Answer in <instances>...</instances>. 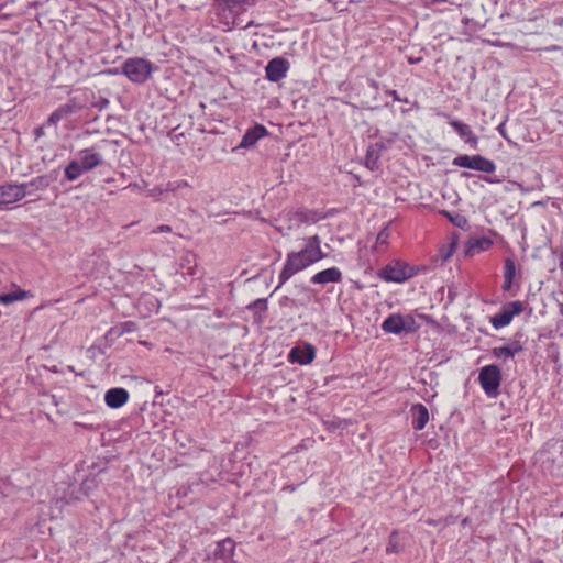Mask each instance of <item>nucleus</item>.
Masks as SVG:
<instances>
[{"instance_id":"obj_1","label":"nucleus","mask_w":563,"mask_h":563,"mask_svg":"<svg viewBox=\"0 0 563 563\" xmlns=\"http://www.w3.org/2000/svg\"><path fill=\"white\" fill-rule=\"evenodd\" d=\"M320 244V238L313 235L307 239L305 249L290 253L279 275V282H287L296 273L319 261L322 257Z\"/></svg>"},{"instance_id":"obj_2","label":"nucleus","mask_w":563,"mask_h":563,"mask_svg":"<svg viewBox=\"0 0 563 563\" xmlns=\"http://www.w3.org/2000/svg\"><path fill=\"white\" fill-rule=\"evenodd\" d=\"M103 163L102 155L95 147L80 151L78 157L69 162L65 168V177L74 181L84 173L91 170Z\"/></svg>"},{"instance_id":"obj_3","label":"nucleus","mask_w":563,"mask_h":563,"mask_svg":"<svg viewBox=\"0 0 563 563\" xmlns=\"http://www.w3.org/2000/svg\"><path fill=\"white\" fill-rule=\"evenodd\" d=\"M426 269V266L410 265L402 260L394 258L378 271L377 276L384 282H407Z\"/></svg>"},{"instance_id":"obj_4","label":"nucleus","mask_w":563,"mask_h":563,"mask_svg":"<svg viewBox=\"0 0 563 563\" xmlns=\"http://www.w3.org/2000/svg\"><path fill=\"white\" fill-rule=\"evenodd\" d=\"M153 71V64L141 57L128 58L122 65V74L134 84L146 82Z\"/></svg>"},{"instance_id":"obj_5","label":"nucleus","mask_w":563,"mask_h":563,"mask_svg":"<svg viewBox=\"0 0 563 563\" xmlns=\"http://www.w3.org/2000/svg\"><path fill=\"white\" fill-rule=\"evenodd\" d=\"M43 185V178L38 177L30 183L18 184H5L0 186V206L10 205L22 200L27 194L31 187L40 189Z\"/></svg>"},{"instance_id":"obj_6","label":"nucleus","mask_w":563,"mask_h":563,"mask_svg":"<svg viewBox=\"0 0 563 563\" xmlns=\"http://www.w3.org/2000/svg\"><path fill=\"white\" fill-rule=\"evenodd\" d=\"M501 380V371L497 365H485L479 369L478 383L488 398H497Z\"/></svg>"},{"instance_id":"obj_7","label":"nucleus","mask_w":563,"mask_h":563,"mask_svg":"<svg viewBox=\"0 0 563 563\" xmlns=\"http://www.w3.org/2000/svg\"><path fill=\"white\" fill-rule=\"evenodd\" d=\"M453 165L462 168L478 170L485 174H493L496 170V164L479 154L459 155L453 159Z\"/></svg>"},{"instance_id":"obj_8","label":"nucleus","mask_w":563,"mask_h":563,"mask_svg":"<svg viewBox=\"0 0 563 563\" xmlns=\"http://www.w3.org/2000/svg\"><path fill=\"white\" fill-rule=\"evenodd\" d=\"M494 241L485 235H471L464 244L463 253L466 257H474L483 252L489 251Z\"/></svg>"},{"instance_id":"obj_9","label":"nucleus","mask_w":563,"mask_h":563,"mask_svg":"<svg viewBox=\"0 0 563 563\" xmlns=\"http://www.w3.org/2000/svg\"><path fill=\"white\" fill-rule=\"evenodd\" d=\"M289 70V63L283 57H276L268 62L265 67L266 78L272 82H277L286 77Z\"/></svg>"},{"instance_id":"obj_10","label":"nucleus","mask_w":563,"mask_h":563,"mask_svg":"<svg viewBox=\"0 0 563 563\" xmlns=\"http://www.w3.org/2000/svg\"><path fill=\"white\" fill-rule=\"evenodd\" d=\"M316 357V349L311 344H306L302 347L296 346L290 350L288 360L291 363H298L300 365L310 364Z\"/></svg>"},{"instance_id":"obj_11","label":"nucleus","mask_w":563,"mask_h":563,"mask_svg":"<svg viewBox=\"0 0 563 563\" xmlns=\"http://www.w3.org/2000/svg\"><path fill=\"white\" fill-rule=\"evenodd\" d=\"M129 396V391L125 388H110L104 395V402L109 408L118 409L128 402Z\"/></svg>"},{"instance_id":"obj_12","label":"nucleus","mask_w":563,"mask_h":563,"mask_svg":"<svg viewBox=\"0 0 563 563\" xmlns=\"http://www.w3.org/2000/svg\"><path fill=\"white\" fill-rule=\"evenodd\" d=\"M268 134L267 129L264 125L256 124L253 128L249 129L243 135L239 147L240 148H249L255 145L261 139Z\"/></svg>"},{"instance_id":"obj_13","label":"nucleus","mask_w":563,"mask_h":563,"mask_svg":"<svg viewBox=\"0 0 563 563\" xmlns=\"http://www.w3.org/2000/svg\"><path fill=\"white\" fill-rule=\"evenodd\" d=\"M411 424L416 431H421L426 428L429 421L428 408L422 404H415L410 408Z\"/></svg>"},{"instance_id":"obj_14","label":"nucleus","mask_w":563,"mask_h":563,"mask_svg":"<svg viewBox=\"0 0 563 563\" xmlns=\"http://www.w3.org/2000/svg\"><path fill=\"white\" fill-rule=\"evenodd\" d=\"M449 124L465 143H468L472 147L477 146L478 137L473 133L470 125L459 120H450Z\"/></svg>"},{"instance_id":"obj_15","label":"nucleus","mask_w":563,"mask_h":563,"mask_svg":"<svg viewBox=\"0 0 563 563\" xmlns=\"http://www.w3.org/2000/svg\"><path fill=\"white\" fill-rule=\"evenodd\" d=\"M523 350L520 341L514 340L504 346H496L492 349V355L496 358L509 360Z\"/></svg>"},{"instance_id":"obj_16","label":"nucleus","mask_w":563,"mask_h":563,"mask_svg":"<svg viewBox=\"0 0 563 563\" xmlns=\"http://www.w3.org/2000/svg\"><path fill=\"white\" fill-rule=\"evenodd\" d=\"M402 314L391 313L382 323V330L389 334H401L402 333Z\"/></svg>"},{"instance_id":"obj_17","label":"nucleus","mask_w":563,"mask_h":563,"mask_svg":"<svg viewBox=\"0 0 563 563\" xmlns=\"http://www.w3.org/2000/svg\"><path fill=\"white\" fill-rule=\"evenodd\" d=\"M33 297L30 291L23 290L21 288H14L8 292L0 295V303L3 306H10L16 301H22Z\"/></svg>"},{"instance_id":"obj_18","label":"nucleus","mask_w":563,"mask_h":563,"mask_svg":"<svg viewBox=\"0 0 563 563\" xmlns=\"http://www.w3.org/2000/svg\"><path fill=\"white\" fill-rule=\"evenodd\" d=\"M341 271L338 267H330L317 273L310 282H340Z\"/></svg>"},{"instance_id":"obj_19","label":"nucleus","mask_w":563,"mask_h":563,"mask_svg":"<svg viewBox=\"0 0 563 563\" xmlns=\"http://www.w3.org/2000/svg\"><path fill=\"white\" fill-rule=\"evenodd\" d=\"M512 319L514 317L503 306L500 310L492 318L490 322L496 330H499L507 327Z\"/></svg>"},{"instance_id":"obj_20","label":"nucleus","mask_w":563,"mask_h":563,"mask_svg":"<svg viewBox=\"0 0 563 563\" xmlns=\"http://www.w3.org/2000/svg\"><path fill=\"white\" fill-rule=\"evenodd\" d=\"M457 243H459L457 236L453 235L451 238V241L446 245H443L439 250V253L437 255V261L440 260L443 263L446 260H449L454 254V252H455V250L457 247Z\"/></svg>"},{"instance_id":"obj_21","label":"nucleus","mask_w":563,"mask_h":563,"mask_svg":"<svg viewBox=\"0 0 563 563\" xmlns=\"http://www.w3.org/2000/svg\"><path fill=\"white\" fill-rule=\"evenodd\" d=\"M440 213L444 218H446L456 228L465 229L468 225L467 218L459 212H450L448 210H441Z\"/></svg>"},{"instance_id":"obj_22","label":"nucleus","mask_w":563,"mask_h":563,"mask_svg":"<svg viewBox=\"0 0 563 563\" xmlns=\"http://www.w3.org/2000/svg\"><path fill=\"white\" fill-rule=\"evenodd\" d=\"M297 218L302 223H317L324 218L323 213L316 210H301L297 212Z\"/></svg>"},{"instance_id":"obj_23","label":"nucleus","mask_w":563,"mask_h":563,"mask_svg":"<svg viewBox=\"0 0 563 563\" xmlns=\"http://www.w3.org/2000/svg\"><path fill=\"white\" fill-rule=\"evenodd\" d=\"M504 282H514L517 277V265L510 257L505 258L503 265Z\"/></svg>"},{"instance_id":"obj_24","label":"nucleus","mask_w":563,"mask_h":563,"mask_svg":"<svg viewBox=\"0 0 563 563\" xmlns=\"http://www.w3.org/2000/svg\"><path fill=\"white\" fill-rule=\"evenodd\" d=\"M71 112V108L69 106L59 107L48 117V123L56 125L65 115Z\"/></svg>"},{"instance_id":"obj_25","label":"nucleus","mask_w":563,"mask_h":563,"mask_svg":"<svg viewBox=\"0 0 563 563\" xmlns=\"http://www.w3.org/2000/svg\"><path fill=\"white\" fill-rule=\"evenodd\" d=\"M402 321H404L402 332L413 333L420 329V324L410 314L402 316Z\"/></svg>"},{"instance_id":"obj_26","label":"nucleus","mask_w":563,"mask_h":563,"mask_svg":"<svg viewBox=\"0 0 563 563\" xmlns=\"http://www.w3.org/2000/svg\"><path fill=\"white\" fill-rule=\"evenodd\" d=\"M134 330V323L133 322H124L120 327L111 328L108 331L109 335H122L126 332H131Z\"/></svg>"},{"instance_id":"obj_27","label":"nucleus","mask_w":563,"mask_h":563,"mask_svg":"<svg viewBox=\"0 0 563 563\" xmlns=\"http://www.w3.org/2000/svg\"><path fill=\"white\" fill-rule=\"evenodd\" d=\"M504 308L510 312L512 317L520 314L523 311V306L521 301H510L504 305Z\"/></svg>"},{"instance_id":"obj_28","label":"nucleus","mask_w":563,"mask_h":563,"mask_svg":"<svg viewBox=\"0 0 563 563\" xmlns=\"http://www.w3.org/2000/svg\"><path fill=\"white\" fill-rule=\"evenodd\" d=\"M190 187L189 183L185 179H180V180H175V181H169L167 183L166 185V191H172V192H175L181 188H188Z\"/></svg>"},{"instance_id":"obj_29","label":"nucleus","mask_w":563,"mask_h":563,"mask_svg":"<svg viewBox=\"0 0 563 563\" xmlns=\"http://www.w3.org/2000/svg\"><path fill=\"white\" fill-rule=\"evenodd\" d=\"M388 240H389V232L387 231V229H383L377 234L376 242H375V249L378 250L379 246L387 245L388 244Z\"/></svg>"},{"instance_id":"obj_30","label":"nucleus","mask_w":563,"mask_h":563,"mask_svg":"<svg viewBox=\"0 0 563 563\" xmlns=\"http://www.w3.org/2000/svg\"><path fill=\"white\" fill-rule=\"evenodd\" d=\"M397 532L393 531L389 536L388 545L386 548L387 553H398L400 551L399 545L396 541Z\"/></svg>"},{"instance_id":"obj_31","label":"nucleus","mask_w":563,"mask_h":563,"mask_svg":"<svg viewBox=\"0 0 563 563\" xmlns=\"http://www.w3.org/2000/svg\"><path fill=\"white\" fill-rule=\"evenodd\" d=\"M247 308L251 309V310H254V309L266 310V308H267L266 299H263V298L256 299L255 301L250 303L247 306Z\"/></svg>"},{"instance_id":"obj_32","label":"nucleus","mask_w":563,"mask_h":563,"mask_svg":"<svg viewBox=\"0 0 563 563\" xmlns=\"http://www.w3.org/2000/svg\"><path fill=\"white\" fill-rule=\"evenodd\" d=\"M173 231L170 225L162 224L155 228L152 233L153 234H159V233H170Z\"/></svg>"},{"instance_id":"obj_33","label":"nucleus","mask_w":563,"mask_h":563,"mask_svg":"<svg viewBox=\"0 0 563 563\" xmlns=\"http://www.w3.org/2000/svg\"><path fill=\"white\" fill-rule=\"evenodd\" d=\"M499 134L509 143V144H512V141L509 139L507 132H506V129H505V124L501 123L499 124V126L497 128Z\"/></svg>"},{"instance_id":"obj_34","label":"nucleus","mask_w":563,"mask_h":563,"mask_svg":"<svg viewBox=\"0 0 563 563\" xmlns=\"http://www.w3.org/2000/svg\"><path fill=\"white\" fill-rule=\"evenodd\" d=\"M386 93L389 95L394 99V101L408 102L407 99H405V100L400 99V97L396 90H388Z\"/></svg>"},{"instance_id":"obj_35","label":"nucleus","mask_w":563,"mask_h":563,"mask_svg":"<svg viewBox=\"0 0 563 563\" xmlns=\"http://www.w3.org/2000/svg\"><path fill=\"white\" fill-rule=\"evenodd\" d=\"M483 179L488 183V184H497L499 183V179L495 178V177H489V176H485L483 177Z\"/></svg>"},{"instance_id":"obj_36","label":"nucleus","mask_w":563,"mask_h":563,"mask_svg":"<svg viewBox=\"0 0 563 563\" xmlns=\"http://www.w3.org/2000/svg\"><path fill=\"white\" fill-rule=\"evenodd\" d=\"M225 544H232V541L230 539H225L218 543V548L224 547Z\"/></svg>"},{"instance_id":"obj_37","label":"nucleus","mask_w":563,"mask_h":563,"mask_svg":"<svg viewBox=\"0 0 563 563\" xmlns=\"http://www.w3.org/2000/svg\"><path fill=\"white\" fill-rule=\"evenodd\" d=\"M283 490H287V492H289V493H294V492L296 490V488H295V486H290V485H289V486H285V487L283 488Z\"/></svg>"},{"instance_id":"obj_38","label":"nucleus","mask_w":563,"mask_h":563,"mask_svg":"<svg viewBox=\"0 0 563 563\" xmlns=\"http://www.w3.org/2000/svg\"><path fill=\"white\" fill-rule=\"evenodd\" d=\"M512 287V284L511 283H508V284H504V289L505 290H510Z\"/></svg>"}]
</instances>
